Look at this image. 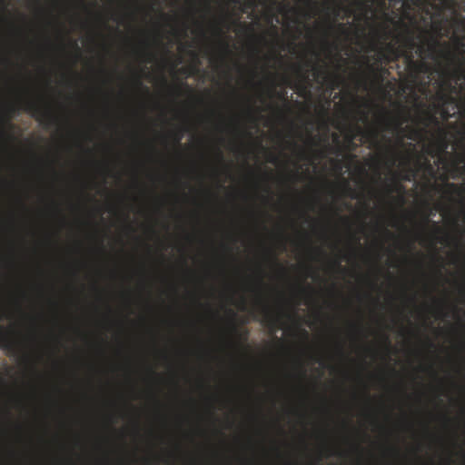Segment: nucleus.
Returning <instances> with one entry per match:
<instances>
[{"label":"nucleus","instance_id":"obj_1","mask_svg":"<svg viewBox=\"0 0 465 465\" xmlns=\"http://www.w3.org/2000/svg\"><path fill=\"white\" fill-rule=\"evenodd\" d=\"M453 8L440 5L441 9L451 11L452 17L442 18L432 23L433 35L430 37L420 35L421 43L419 46L420 54L428 53V57L436 59L441 55V52H452L459 56L465 52V15L460 11L465 12V0H454Z\"/></svg>","mask_w":465,"mask_h":465},{"label":"nucleus","instance_id":"obj_2","mask_svg":"<svg viewBox=\"0 0 465 465\" xmlns=\"http://www.w3.org/2000/svg\"><path fill=\"white\" fill-rule=\"evenodd\" d=\"M385 16L388 20H390L391 23H393L397 26H401L404 29L405 35L402 37L404 46L408 48L409 50H404L400 47H396L394 44L392 43H386L384 46H378L377 44H373L371 45V50H385L386 52L392 54H400L402 55L407 63L408 68L415 73H422L427 72L429 70V66L425 62L422 61H415L412 55V50L417 47V51L419 53L420 56H427L428 53L420 54L419 51V45H417L415 38H414V32L402 21H394L392 19H390L389 15L385 14Z\"/></svg>","mask_w":465,"mask_h":465},{"label":"nucleus","instance_id":"obj_3","mask_svg":"<svg viewBox=\"0 0 465 465\" xmlns=\"http://www.w3.org/2000/svg\"><path fill=\"white\" fill-rule=\"evenodd\" d=\"M405 120H401L398 117H392L388 113H384L380 115L379 123L381 125V129L376 126L369 127L364 133V136L367 137L373 145H379V139L381 137V131H397L402 130V124Z\"/></svg>","mask_w":465,"mask_h":465},{"label":"nucleus","instance_id":"obj_4","mask_svg":"<svg viewBox=\"0 0 465 465\" xmlns=\"http://www.w3.org/2000/svg\"><path fill=\"white\" fill-rule=\"evenodd\" d=\"M343 11L346 14L347 17H350L352 15V9L349 6H344L341 4H336L332 8V14L335 18L333 20H330L328 18L326 22V29H325V36L327 37L330 34L338 33L342 35H349L350 30L346 24L337 23L336 18L340 16L341 12Z\"/></svg>","mask_w":465,"mask_h":465},{"label":"nucleus","instance_id":"obj_5","mask_svg":"<svg viewBox=\"0 0 465 465\" xmlns=\"http://www.w3.org/2000/svg\"><path fill=\"white\" fill-rule=\"evenodd\" d=\"M24 110L30 113L33 117L41 123H45L47 126L56 123L57 118L50 111L49 108L44 107L37 102L28 100L25 104Z\"/></svg>","mask_w":465,"mask_h":465},{"label":"nucleus","instance_id":"obj_6","mask_svg":"<svg viewBox=\"0 0 465 465\" xmlns=\"http://www.w3.org/2000/svg\"><path fill=\"white\" fill-rule=\"evenodd\" d=\"M442 58L447 61L448 67L453 65V68H447L446 72L449 75L457 80H465V64L460 57L452 52H441Z\"/></svg>","mask_w":465,"mask_h":465},{"label":"nucleus","instance_id":"obj_7","mask_svg":"<svg viewBox=\"0 0 465 465\" xmlns=\"http://www.w3.org/2000/svg\"><path fill=\"white\" fill-rule=\"evenodd\" d=\"M435 62H437V64L441 66V74L442 75L446 78L443 83H442V85H443V88L444 90L447 92V93H451L452 95H459L460 96V85L458 87L456 84H453L451 83V80H454L455 81V84H457V82L459 80H457L456 78H453L451 77L450 75L448 74V73L446 72L447 68L448 67V64H447V61L442 58L441 56H439L438 58L436 59H433ZM450 68H453V65H450Z\"/></svg>","mask_w":465,"mask_h":465},{"label":"nucleus","instance_id":"obj_8","mask_svg":"<svg viewBox=\"0 0 465 465\" xmlns=\"http://www.w3.org/2000/svg\"><path fill=\"white\" fill-rule=\"evenodd\" d=\"M460 112L459 99L452 95L451 93H448L445 102L440 110V116L444 121L455 117Z\"/></svg>","mask_w":465,"mask_h":465},{"label":"nucleus","instance_id":"obj_9","mask_svg":"<svg viewBox=\"0 0 465 465\" xmlns=\"http://www.w3.org/2000/svg\"><path fill=\"white\" fill-rule=\"evenodd\" d=\"M428 223H431V233L430 236L436 242H447L448 239L450 238L448 234L440 235L442 234V229L438 224V223L430 220L428 217L425 218L424 223L421 224V229L425 230Z\"/></svg>","mask_w":465,"mask_h":465},{"label":"nucleus","instance_id":"obj_10","mask_svg":"<svg viewBox=\"0 0 465 465\" xmlns=\"http://www.w3.org/2000/svg\"><path fill=\"white\" fill-rule=\"evenodd\" d=\"M260 302L263 314V322L269 327H276L281 322L282 313L274 314L267 304L263 303L261 300Z\"/></svg>","mask_w":465,"mask_h":465},{"label":"nucleus","instance_id":"obj_11","mask_svg":"<svg viewBox=\"0 0 465 465\" xmlns=\"http://www.w3.org/2000/svg\"><path fill=\"white\" fill-rule=\"evenodd\" d=\"M221 24L227 28H230L231 25L237 27H243L247 31H252V27L246 24L241 23L238 17H233V15L228 11H224L220 19Z\"/></svg>","mask_w":465,"mask_h":465},{"label":"nucleus","instance_id":"obj_12","mask_svg":"<svg viewBox=\"0 0 465 465\" xmlns=\"http://www.w3.org/2000/svg\"><path fill=\"white\" fill-rule=\"evenodd\" d=\"M313 69H314V75H315V77L322 76V78L327 80L329 82V84H330V86H331V90H333V89H335L336 87L339 86V84L341 83V77L340 74H329L326 72V70L322 69V68H318L316 66H314Z\"/></svg>","mask_w":465,"mask_h":465},{"label":"nucleus","instance_id":"obj_13","mask_svg":"<svg viewBox=\"0 0 465 465\" xmlns=\"http://www.w3.org/2000/svg\"><path fill=\"white\" fill-rule=\"evenodd\" d=\"M0 348L6 350L11 353H15L17 351V344L10 339L2 327H0Z\"/></svg>","mask_w":465,"mask_h":465},{"label":"nucleus","instance_id":"obj_14","mask_svg":"<svg viewBox=\"0 0 465 465\" xmlns=\"http://www.w3.org/2000/svg\"><path fill=\"white\" fill-rule=\"evenodd\" d=\"M376 51L378 53L376 61L379 62L380 64H384L385 65H387L392 62H396L401 57H403L402 55H400V54H390V53L386 52L385 50H376Z\"/></svg>","mask_w":465,"mask_h":465},{"label":"nucleus","instance_id":"obj_15","mask_svg":"<svg viewBox=\"0 0 465 465\" xmlns=\"http://www.w3.org/2000/svg\"><path fill=\"white\" fill-rule=\"evenodd\" d=\"M369 70L379 78H382L383 75L389 73V70L386 68L384 64H380L379 62H375L374 64H370L367 61Z\"/></svg>","mask_w":465,"mask_h":465},{"label":"nucleus","instance_id":"obj_16","mask_svg":"<svg viewBox=\"0 0 465 465\" xmlns=\"http://www.w3.org/2000/svg\"><path fill=\"white\" fill-rule=\"evenodd\" d=\"M445 188L448 193L462 196L465 194V183L456 184L454 183H446Z\"/></svg>","mask_w":465,"mask_h":465},{"label":"nucleus","instance_id":"obj_17","mask_svg":"<svg viewBox=\"0 0 465 465\" xmlns=\"http://www.w3.org/2000/svg\"><path fill=\"white\" fill-rule=\"evenodd\" d=\"M421 0H405V2H411L412 4H418L419 2H420ZM425 2H427L428 4H431V2L433 0H424ZM439 1V5H443L447 8H453L454 5H455V1L454 0H438Z\"/></svg>","mask_w":465,"mask_h":465},{"label":"nucleus","instance_id":"obj_18","mask_svg":"<svg viewBox=\"0 0 465 465\" xmlns=\"http://www.w3.org/2000/svg\"><path fill=\"white\" fill-rule=\"evenodd\" d=\"M458 99L460 114L465 118V84H460V94Z\"/></svg>","mask_w":465,"mask_h":465},{"label":"nucleus","instance_id":"obj_19","mask_svg":"<svg viewBox=\"0 0 465 465\" xmlns=\"http://www.w3.org/2000/svg\"><path fill=\"white\" fill-rule=\"evenodd\" d=\"M357 8L364 10L365 12L370 11V4H372L375 0H351Z\"/></svg>","mask_w":465,"mask_h":465},{"label":"nucleus","instance_id":"obj_20","mask_svg":"<svg viewBox=\"0 0 465 465\" xmlns=\"http://www.w3.org/2000/svg\"><path fill=\"white\" fill-rule=\"evenodd\" d=\"M448 93L444 90L443 85L441 84V89L437 93L436 98H437V108L440 112L441 107L445 102L446 96Z\"/></svg>","mask_w":465,"mask_h":465},{"label":"nucleus","instance_id":"obj_21","mask_svg":"<svg viewBox=\"0 0 465 465\" xmlns=\"http://www.w3.org/2000/svg\"><path fill=\"white\" fill-rule=\"evenodd\" d=\"M15 112V109L14 106H9L7 108V115H6V118L5 120V125L8 126L9 128H14V124H11V118L12 116L14 115Z\"/></svg>","mask_w":465,"mask_h":465},{"label":"nucleus","instance_id":"obj_22","mask_svg":"<svg viewBox=\"0 0 465 465\" xmlns=\"http://www.w3.org/2000/svg\"><path fill=\"white\" fill-rule=\"evenodd\" d=\"M416 176V171L409 168L407 172L401 176V179L407 182H411Z\"/></svg>","mask_w":465,"mask_h":465},{"label":"nucleus","instance_id":"obj_23","mask_svg":"<svg viewBox=\"0 0 465 465\" xmlns=\"http://www.w3.org/2000/svg\"><path fill=\"white\" fill-rule=\"evenodd\" d=\"M354 138L355 135L353 134H350L346 136V140L351 150H355L357 147L356 143H354Z\"/></svg>","mask_w":465,"mask_h":465},{"label":"nucleus","instance_id":"obj_24","mask_svg":"<svg viewBox=\"0 0 465 465\" xmlns=\"http://www.w3.org/2000/svg\"><path fill=\"white\" fill-rule=\"evenodd\" d=\"M387 151L391 155V164L393 165L395 163L396 156L399 154V152L396 148L391 145L387 147Z\"/></svg>","mask_w":465,"mask_h":465},{"label":"nucleus","instance_id":"obj_25","mask_svg":"<svg viewBox=\"0 0 465 465\" xmlns=\"http://www.w3.org/2000/svg\"><path fill=\"white\" fill-rule=\"evenodd\" d=\"M183 129H180L177 132L173 133V140L176 144H180L181 141L183 137Z\"/></svg>","mask_w":465,"mask_h":465},{"label":"nucleus","instance_id":"obj_26","mask_svg":"<svg viewBox=\"0 0 465 465\" xmlns=\"http://www.w3.org/2000/svg\"><path fill=\"white\" fill-rule=\"evenodd\" d=\"M220 45L225 54H229L231 53L230 46L227 41L221 40Z\"/></svg>","mask_w":465,"mask_h":465},{"label":"nucleus","instance_id":"obj_27","mask_svg":"<svg viewBox=\"0 0 465 465\" xmlns=\"http://www.w3.org/2000/svg\"><path fill=\"white\" fill-rule=\"evenodd\" d=\"M392 191L402 193L404 192V186L401 183L396 182Z\"/></svg>","mask_w":465,"mask_h":465},{"label":"nucleus","instance_id":"obj_28","mask_svg":"<svg viewBox=\"0 0 465 465\" xmlns=\"http://www.w3.org/2000/svg\"><path fill=\"white\" fill-rule=\"evenodd\" d=\"M268 23H270L271 25H272V15H269V18H268ZM272 30L273 32V35L275 37H278V29L276 26L274 25H272Z\"/></svg>","mask_w":465,"mask_h":465},{"label":"nucleus","instance_id":"obj_29","mask_svg":"<svg viewBox=\"0 0 465 465\" xmlns=\"http://www.w3.org/2000/svg\"><path fill=\"white\" fill-rule=\"evenodd\" d=\"M143 54L147 57L148 62H151L153 60V58L154 57V54L151 51H148V50H144L143 52Z\"/></svg>","mask_w":465,"mask_h":465},{"label":"nucleus","instance_id":"obj_30","mask_svg":"<svg viewBox=\"0 0 465 465\" xmlns=\"http://www.w3.org/2000/svg\"><path fill=\"white\" fill-rule=\"evenodd\" d=\"M324 45L328 47V48H331V49H336L337 48V45L335 43H330L327 38L325 37L324 41H323Z\"/></svg>","mask_w":465,"mask_h":465},{"label":"nucleus","instance_id":"obj_31","mask_svg":"<svg viewBox=\"0 0 465 465\" xmlns=\"http://www.w3.org/2000/svg\"><path fill=\"white\" fill-rule=\"evenodd\" d=\"M391 35V32L387 29V27L384 28L382 32V38L384 41H386L390 36Z\"/></svg>","mask_w":465,"mask_h":465},{"label":"nucleus","instance_id":"obj_32","mask_svg":"<svg viewBox=\"0 0 465 465\" xmlns=\"http://www.w3.org/2000/svg\"><path fill=\"white\" fill-rule=\"evenodd\" d=\"M273 4H278L280 7V12H283L287 9V6L285 5H282L281 3H278L276 0L273 1Z\"/></svg>","mask_w":465,"mask_h":465},{"label":"nucleus","instance_id":"obj_33","mask_svg":"<svg viewBox=\"0 0 465 465\" xmlns=\"http://www.w3.org/2000/svg\"><path fill=\"white\" fill-rule=\"evenodd\" d=\"M254 6V3L253 1L252 0H249L246 4H245V7L246 8H252Z\"/></svg>","mask_w":465,"mask_h":465},{"label":"nucleus","instance_id":"obj_34","mask_svg":"<svg viewBox=\"0 0 465 465\" xmlns=\"http://www.w3.org/2000/svg\"><path fill=\"white\" fill-rule=\"evenodd\" d=\"M215 30H216V32H217L219 36H222L223 35V29L220 26H216Z\"/></svg>","mask_w":465,"mask_h":465},{"label":"nucleus","instance_id":"obj_35","mask_svg":"<svg viewBox=\"0 0 465 465\" xmlns=\"http://www.w3.org/2000/svg\"><path fill=\"white\" fill-rule=\"evenodd\" d=\"M429 118H430V120L431 122H433V123H435V124H439V121H438V119H437V117H436V116H434V115H430V117H429Z\"/></svg>","mask_w":465,"mask_h":465},{"label":"nucleus","instance_id":"obj_36","mask_svg":"<svg viewBox=\"0 0 465 465\" xmlns=\"http://www.w3.org/2000/svg\"><path fill=\"white\" fill-rule=\"evenodd\" d=\"M217 155L220 161L223 160V153L220 150H217Z\"/></svg>","mask_w":465,"mask_h":465},{"label":"nucleus","instance_id":"obj_37","mask_svg":"<svg viewBox=\"0 0 465 465\" xmlns=\"http://www.w3.org/2000/svg\"><path fill=\"white\" fill-rule=\"evenodd\" d=\"M277 161V157L272 155L270 159H269V162L270 163H275Z\"/></svg>","mask_w":465,"mask_h":465},{"label":"nucleus","instance_id":"obj_38","mask_svg":"<svg viewBox=\"0 0 465 465\" xmlns=\"http://www.w3.org/2000/svg\"><path fill=\"white\" fill-rule=\"evenodd\" d=\"M362 120L363 122H368V114L367 113H362Z\"/></svg>","mask_w":465,"mask_h":465},{"label":"nucleus","instance_id":"obj_39","mask_svg":"<svg viewBox=\"0 0 465 465\" xmlns=\"http://www.w3.org/2000/svg\"><path fill=\"white\" fill-rule=\"evenodd\" d=\"M74 48L77 51V54H80V48L76 42H74Z\"/></svg>","mask_w":465,"mask_h":465},{"label":"nucleus","instance_id":"obj_40","mask_svg":"<svg viewBox=\"0 0 465 465\" xmlns=\"http://www.w3.org/2000/svg\"><path fill=\"white\" fill-rule=\"evenodd\" d=\"M135 83H136V84H137L138 86H140V87H141V86H143V83H142V81H141V79H140V78H136V79H135Z\"/></svg>","mask_w":465,"mask_h":465},{"label":"nucleus","instance_id":"obj_41","mask_svg":"<svg viewBox=\"0 0 465 465\" xmlns=\"http://www.w3.org/2000/svg\"><path fill=\"white\" fill-rule=\"evenodd\" d=\"M355 129H356V131H357V133H358V134H363L362 129H361L359 125H356V126H355Z\"/></svg>","mask_w":465,"mask_h":465},{"label":"nucleus","instance_id":"obj_42","mask_svg":"<svg viewBox=\"0 0 465 465\" xmlns=\"http://www.w3.org/2000/svg\"><path fill=\"white\" fill-rule=\"evenodd\" d=\"M380 5H381V7L386 8V2H385V0H381L380 1Z\"/></svg>","mask_w":465,"mask_h":465},{"label":"nucleus","instance_id":"obj_43","mask_svg":"<svg viewBox=\"0 0 465 465\" xmlns=\"http://www.w3.org/2000/svg\"><path fill=\"white\" fill-rule=\"evenodd\" d=\"M292 178H294V180L296 181L299 177V173L298 171H296V173H294L292 175Z\"/></svg>","mask_w":465,"mask_h":465},{"label":"nucleus","instance_id":"obj_44","mask_svg":"<svg viewBox=\"0 0 465 465\" xmlns=\"http://www.w3.org/2000/svg\"><path fill=\"white\" fill-rule=\"evenodd\" d=\"M1 133H2V134H3L4 136H8V137H10V135L7 134V132H6L4 128L2 129Z\"/></svg>","mask_w":465,"mask_h":465},{"label":"nucleus","instance_id":"obj_45","mask_svg":"<svg viewBox=\"0 0 465 465\" xmlns=\"http://www.w3.org/2000/svg\"><path fill=\"white\" fill-rule=\"evenodd\" d=\"M428 344L430 348H434L435 347V344L431 341H428Z\"/></svg>","mask_w":465,"mask_h":465},{"label":"nucleus","instance_id":"obj_46","mask_svg":"<svg viewBox=\"0 0 465 465\" xmlns=\"http://www.w3.org/2000/svg\"><path fill=\"white\" fill-rule=\"evenodd\" d=\"M232 331L233 333H237V331H237V328H236L234 325L232 327Z\"/></svg>","mask_w":465,"mask_h":465},{"label":"nucleus","instance_id":"obj_47","mask_svg":"<svg viewBox=\"0 0 465 465\" xmlns=\"http://www.w3.org/2000/svg\"><path fill=\"white\" fill-rule=\"evenodd\" d=\"M0 4H1L4 7H5V5H5V0H0Z\"/></svg>","mask_w":465,"mask_h":465},{"label":"nucleus","instance_id":"obj_48","mask_svg":"<svg viewBox=\"0 0 465 465\" xmlns=\"http://www.w3.org/2000/svg\"><path fill=\"white\" fill-rule=\"evenodd\" d=\"M305 2H306V4H307L308 5H312V2L311 0H305Z\"/></svg>","mask_w":465,"mask_h":465},{"label":"nucleus","instance_id":"obj_49","mask_svg":"<svg viewBox=\"0 0 465 465\" xmlns=\"http://www.w3.org/2000/svg\"><path fill=\"white\" fill-rule=\"evenodd\" d=\"M334 141L337 142V143L339 142V137H338L337 134L334 135Z\"/></svg>","mask_w":465,"mask_h":465},{"label":"nucleus","instance_id":"obj_50","mask_svg":"<svg viewBox=\"0 0 465 465\" xmlns=\"http://www.w3.org/2000/svg\"><path fill=\"white\" fill-rule=\"evenodd\" d=\"M385 341H386L387 344H390V341H389L388 336H385Z\"/></svg>","mask_w":465,"mask_h":465},{"label":"nucleus","instance_id":"obj_51","mask_svg":"<svg viewBox=\"0 0 465 465\" xmlns=\"http://www.w3.org/2000/svg\"><path fill=\"white\" fill-rule=\"evenodd\" d=\"M428 169H429L430 171H431V172L433 171V169H432V167H431V165H430V163H428Z\"/></svg>","mask_w":465,"mask_h":465},{"label":"nucleus","instance_id":"obj_52","mask_svg":"<svg viewBox=\"0 0 465 465\" xmlns=\"http://www.w3.org/2000/svg\"><path fill=\"white\" fill-rule=\"evenodd\" d=\"M302 333H303L306 337L308 336V332H307L305 330H303V331H302Z\"/></svg>","mask_w":465,"mask_h":465},{"label":"nucleus","instance_id":"obj_53","mask_svg":"<svg viewBox=\"0 0 465 465\" xmlns=\"http://www.w3.org/2000/svg\"><path fill=\"white\" fill-rule=\"evenodd\" d=\"M399 143H400V145H401V144H402V138H401H401H399Z\"/></svg>","mask_w":465,"mask_h":465},{"label":"nucleus","instance_id":"obj_54","mask_svg":"<svg viewBox=\"0 0 465 465\" xmlns=\"http://www.w3.org/2000/svg\"><path fill=\"white\" fill-rule=\"evenodd\" d=\"M454 241H455V243H456V244H459V243H460V241H459L458 239H456V238H455V239H454Z\"/></svg>","mask_w":465,"mask_h":465},{"label":"nucleus","instance_id":"obj_55","mask_svg":"<svg viewBox=\"0 0 465 465\" xmlns=\"http://www.w3.org/2000/svg\"><path fill=\"white\" fill-rule=\"evenodd\" d=\"M336 265H337L339 268H341V262H336Z\"/></svg>","mask_w":465,"mask_h":465},{"label":"nucleus","instance_id":"obj_56","mask_svg":"<svg viewBox=\"0 0 465 465\" xmlns=\"http://www.w3.org/2000/svg\"><path fill=\"white\" fill-rule=\"evenodd\" d=\"M302 292H307V289L302 288Z\"/></svg>","mask_w":465,"mask_h":465},{"label":"nucleus","instance_id":"obj_57","mask_svg":"<svg viewBox=\"0 0 465 465\" xmlns=\"http://www.w3.org/2000/svg\"><path fill=\"white\" fill-rule=\"evenodd\" d=\"M302 377H304V376H305V371H302Z\"/></svg>","mask_w":465,"mask_h":465},{"label":"nucleus","instance_id":"obj_58","mask_svg":"<svg viewBox=\"0 0 465 465\" xmlns=\"http://www.w3.org/2000/svg\"><path fill=\"white\" fill-rule=\"evenodd\" d=\"M386 232L390 235V236H392V233L390 232L389 231H386Z\"/></svg>","mask_w":465,"mask_h":465},{"label":"nucleus","instance_id":"obj_59","mask_svg":"<svg viewBox=\"0 0 465 465\" xmlns=\"http://www.w3.org/2000/svg\"><path fill=\"white\" fill-rule=\"evenodd\" d=\"M259 283H260V284H262V278H260V279H259Z\"/></svg>","mask_w":465,"mask_h":465},{"label":"nucleus","instance_id":"obj_60","mask_svg":"<svg viewBox=\"0 0 465 465\" xmlns=\"http://www.w3.org/2000/svg\"><path fill=\"white\" fill-rule=\"evenodd\" d=\"M338 165H339V168L341 169V163L340 162H337Z\"/></svg>","mask_w":465,"mask_h":465},{"label":"nucleus","instance_id":"obj_61","mask_svg":"<svg viewBox=\"0 0 465 465\" xmlns=\"http://www.w3.org/2000/svg\"><path fill=\"white\" fill-rule=\"evenodd\" d=\"M247 335H248V332L245 333L244 338H243L244 340L247 339Z\"/></svg>","mask_w":465,"mask_h":465},{"label":"nucleus","instance_id":"obj_62","mask_svg":"<svg viewBox=\"0 0 465 465\" xmlns=\"http://www.w3.org/2000/svg\"><path fill=\"white\" fill-rule=\"evenodd\" d=\"M409 138L410 139H414V136L413 135H410Z\"/></svg>","mask_w":465,"mask_h":465},{"label":"nucleus","instance_id":"obj_63","mask_svg":"<svg viewBox=\"0 0 465 465\" xmlns=\"http://www.w3.org/2000/svg\"><path fill=\"white\" fill-rule=\"evenodd\" d=\"M346 223H348V218H342Z\"/></svg>","mask_w":465,"mask_h":465},{"label":"nucleus","instance_id":"obj_64","mask_svg":"<svg viewBox=\"0 0 465 465\" xmlns=\"http://www.w3.org/2000/svg\"><path fill=\"white\" fill-rule=\"evenodd\" d=\"M175 90H176L178 93H180V88H179V87H177Z\"/></svg>","mask_w":465,"mask_h":465}]
</instances>
